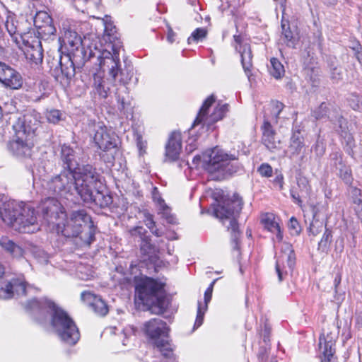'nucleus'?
Instances as JSON below:
<instances>
[{
    "instance_id": "obj_52",
    "label": "nucleus",
    "mask_w": 362,
    "mask_h": 362,
    "mask_svg": "<svg viewBox=\"0 0 362 362\" xmlns=\"http://www.w3.org/2000/svg\"><path fill=\"white\" fill-rule=\"evenodd\" d=\"M47 119L51 123H57L61 119V113L59 110H52L47 114Z\"/></svg>"
},
{
    "instance_id": "obj_28",
    "label": "nucleus",
    "mask_w": 362,
    "mask_h": 362,
    "mask_svg": "<svg viewBox=\"0 0 362 362\" xmlns=\"http://www.w3.org/2000/svg\"><path fill=\"white\" fill-rule=\"evenodd\" d=\"M281 42L288 47L295 48L298 42V36L296 29L291 30L290 25L284 21L281 23Z\"/></svg>"
},
{
    "instance_id": "obj_48",
    "label": "nucleus",
    "mask_w": 362,
    "mask_h": 362,
    "mask_svg": "<svg viewBox=\"0 0 362 362\" xmlns=\"http://www.w3.org/2000/svg\"><path fill=\"white\" fill-rule=\"evenodd\" d=\"M129 233L133 237H138L141 240L148 237L147 230L142 226H136L129 230Z\"/></svg>"
},
{
    "instance_id": "obj_46",
    "label": "nucleus",
    "mask_w": 362,
    "mask_h": 362,
    "mask_svg": "<svg viewBox=\"0 0 362 362\" xmlns=\"http://www.w3.org/2000/svg\"><path fill=\"white\" fill-rule=\"evenodd\" d=\"M323 228L324 224L322 221L314 219L310 225L309 232L313 236H316L322 230Z\"/></svg>"
},
{
    "instance_id": "obj_64",
    "label": "nucleus",
    "mask_w": 362,
    "mask_h": 362,
    "mask_svg": "<svg viewBox=\"0 0 362 362\" xmlns=\"http://www.w3.org/2000/svg\"><path fill=\"white\" fill-rule=\"evenodd\" d=\"M291 195L294 202H296L298 204H300L301 203L300 195L293 189L291 190Z\"/></svg>"
},
{
    "instance_id": "obj_8",
    "label": "nucleus",
    "mask_w": 362,
    "mask_h": 362,
    "mask_svg": "<svg viewBox=\"0 0 362 362\" xmlns=\"http://www.w3.org/2000/svg\"><path fill=\"white\" fill-rule=\"evenodd\" d=\"M87 132L93 139L95 145L103 151L110 152L111 158H113L117 147L116 135L108 130L103 122L95 119L88 121Z\"/></svg>"
},
{
    "instance_id": "obj_14",
    "label": "nucleus",
    "mask_w": 362,
    "mask_h": 362,
    "mask_svg": "<svg viewBox=\"0 0 362 362\" xmlns=\"http://www.w3.org/2000/svg\"><path fill=\"white\" fill-rule=\"evenodd\" d=\"M5 268L0 263V298H11L13 296L14 293L18 296L25 295L26 284L24 279H13L11 281L4 282L2 280Z\"/></svg>"
},
{
    "instance_id": "obj_27",
    "label": "nucleus",
    "mask_w": 362,
    "mask_h": 362,
    "mask_svg": "<svg viewBox=\"0 0 362 362\" xmlns=\"http://www.w3.org/2000/svg\"><path fill=\"white\" fill-rule=\"evenodd\" d=\"M216 282V280H214L209 286L207 288V289L205 291L204 293V304L202 305V303H198V308H197V314L196 320L194 325V329L199 327L204 321V315L207 310L208 308V303L210 302L212 296V292H213V287Z\"/></svg>"
},
{
    "instance_id": "obj_60",
    "label": "nucleus",
    "mask_w": 362,
    "mask_h": 362,
    "mask_svg": "<svg viewBox=\"0 0 362 362\" xmlns=\"http://www.w3.org/2000/svg\"><path fill=\"white\" fill-rule=\"evenodd\" d=\"M136 145L141 154L145 152L146 143L142 140V137L141 136H137Z\"/></svg>"
},
{
    "instance_id": "obj_62",
    "label": "nucleus",
    "mask_w": 362,
    "mask_h": 362,
    "mask_svg": "<svg viewBox=\"0 0 362 362\" xmlns=\"http://www.w3.org/2000/svg\"><path fill=\"white\" fill-rule=\"evenodd\" d=\"M332 78L336 81H339L341 78V69L337 68H334L332 71Z\"/></svg>"
},
{
    "instance_id": "obj_55",
    "label": "nucleus",
    "mask_w": 362,
    "mask_h": 362,
    "mask_svg": "<svg viewBox=\"0 0 362 362\" xmlns=\"http://www.w3.org/2000/svg\"><path fill=\"white\" fill-rule=\"evenodd\" d=\"M315 151L317 156H322L325 152V145L322 141H317L315 146Z\"/></svg>"
},
{
    "instance_id": "obj_19",
    "label": "nucleus",
    "mask_w": 362,
    "mask_h": 362,
    "mask_svg": "<svg viewBox=\"0 0 362 362\" xmlns=\"http://www.w3.org/2000/svg\"><path fill=\"white\" fill-rule=\"evenodd\" d=\"M34 25L42 38L48 39L51 36H54L56 28L52 24V18L47 12L37 13L34 18Z\"/></svg>"
},
{
    "instance_id": "obj_9",
    "label": "nucleus",
    "mask_w": 362,
    "mask_h": 362,
    "mask_svg": "<svg viewBox=\"0 0 362 362\" xmlns=\"http://www.w3.org/2000/svg\"><path fill=\"white\" fill-rule=\"evenodd\" d=\"M88 59L81 58L80 55L74 57L59 55L55 60L56 66L51 68L52 75L56 81L63 86H68L76 74V70L83 67Z\"/></svg>"
},
{
    "instance_id": "obj_32",
    "label": "nucleus",
    "mask_w": 362,
    "mask_h": 362,
    "mask_svg": "<svg viewBox=\"0 0 362 362\" xmlns=\"http://www.w3.org/2000/svg\"><path fill=\"white\" fill-rule=\"evenodd\" d=\"M93 86L100 97L106 98L110 92V86L103 78L100 73L95 74L93 76Z\"/></svg>"
},
{
    "instance_id": "obj_56",
    "label": "nucleus",
    "mask_w": 362,
    "mask_h": 362,
    "mask_svg": "<svg viewBox=\"0 0 362 362\" xmlns=\"http://www.w3.org/2000/svg\"><path fill=\"white\" fill-rule=\"evenodd\" d=\"M152 197L153 199L155 202H156L158 206L160 204H163L165 203L164 200L160 197V194L158 190L157 187H153V192H152Z\"/></svg>"
},
{
    "instance_id": "obj_57",
    "label": "nucleus",
    "mask_w": 362,
    "mask_h": 362,
    "mask_svg": "<svg viewBox=\"0 0 362 362\" xmlns=\"http://www.w3.org/2000/svg\"><path fill=\"white\" fill-rule=\"evenodd\" d=\"M144 223L149 230H152L153 228H155L156 223L153 221V216L150 214H145Z\"/></svg>"
},
{
    "instance_id": "obj_4",
    "label": "nucleus",
    "mask_w": 362,
    "mask_h": 362,
    "mask_svg": "<svg viewBox=\"0 0 362 362\" xmlns=\"http://www.w3.org/2000/svg\"><path fill=\"white\" fill-rule=\"evenodd\" d=\"M0 218L19 233H34L40 229L34 208L22 202L1 199Z\"/></svg>"
},
{
    "instance_id": "obj_11",
    "label": "nucleus",
    "mask_w": 362,
    "mask_h": 362,
    "mask_svg": "<svg viewBox=\"0 0 362 362\" xmlns=\"http://www.w3.org/2000/svg\"><path fill=\"white\" fill-rule=\"evenodd\" d=\"M90 223V217L84 209L74 211L69 219L65 218L57 223L56 230L65 237H76L82 232L83 227Z\"/></svg>"
},
{
    "instance_id": "obj_18",
    "label": "nucleus",
    "mask_w": 362,
    "mask_h": 362,
    "mask_svg": "<svg viewBox=\"0 0 362 362\" xmlns=\"http://www.w3.org/2000/svg\"><path fill=\"white\" fill-rule=\"evenodd\" d=\"M281 250V255L277 258L276 262V272L279 281H283L284 276L286 274V272H284L281 268V264H284L286 262L288 267L292 269L296 262L294 251L290 243L286 242L283 243Z\"/></svg>"
},
{
    "instance_id": "obj_30",
    "label": "nucleus",
    "mask_w": 362,
    "mask_h": 362,
    "mask_svg": "<svg viewBox=\"0 0 362 362\" xmlns=\"http://www.w3.org/2000/svg\"><path fill=\"white\" fill-rule=\"evenodd\" d=\"M27 58L37 64L42 62L43 50L39 40H35L26 51Z\"/></svg>"
},
{
    "instance_id": "obj_7",
    "label": "nucleus",
    "mask_w": 362,
    "mask_h": 362,
    "mask_svg": "<svg viewBox=\"0 0 362 362\" xmlns=\"http://www.w3.org/2000/svg\"><path fill=\"white\" fill-rule=\"evenodd\" d=\"M242 206L243 201L241 197L238 194H235L231 199L219 204L214 210L216 216L222 220L223 224H226L225 221H228V225H226V227L228 230H231L234 241H236L239 234L237 219L242 210Z\"/></svg>"
},
{
    "instance_id": "obj_45",
    "label": "nucleus",
    "mask_w": 362,
    "mask_h": 362,
    "mask_svg": "<svg viewBox=\"0 0 362 362\" xmlns=\"http://www.w3.org/2000/svg\"><path fill=\"white\" fill-rule=\"evenodd\" d=\"M348 102L351 107L354 110H361L362 109V101L359 95L351 94L348 98Z\"/></svg>"
},
{
    "instance_id": "obj_20",
    "label": "nucleus",
    "mask_w": 362,
    "mask_h": 362,
    "mask_svg": "<svg viewBox=\"0 0 362 362\" xmlns=\"http://www.w3.org/2000/svg\"><path fill=\"white\" fill-rule=\"evenodd\" d=\"M305 147L304 130L300 126L295 124L292 129V134L288 146L290 157L294 158L298 156Z\"/></svg>"
},
{
    "instance_id": "obj_26",
    "label": "nucleus",
    "mask_w": 362,
    "mask_h": 362,
    "mask_svg": "<svg viewBox=\"0 0 362 362\" xmlns=\"http://www.w3.org/2000/svg\"><path fill=\"white\" fill-rule=\"evenodd\" d=\"M261 223L264 227L269 232L275 235L272 238L273 242L280 243L283 240V233L281 232L279 223L276 221L274 214L266 213L261 217Z\"/></svg>"
},
{
    "instance_id": "obj_21",
    "label": "nucleus",
    "mask_w": 362,
    "mask_h": 362,
    "mask_svg": "<svg viewBox=\"0 0 362 362\" xmlns=\"http://www.w3.org/2000/svg\"><path fill=\"white\" fill-rule=\"evenodd\" d=\"M336 338V335L333 336L332 333L320 337L319 349L320 354L322 355L321 362H334L333 356L335 353Z\"/></svg>"
},
{
    "instance_id": "obj_44",
    "label": "nucleus",
    "mask_w": 362,
    "mask_h": 362,
    "mask_svg": "<svg viewBox=\"0 0 362 362\" xmlns=\"http://www.w3.org/2000/svg\"><path fill=\"white\" fill-rule=\"evenodd\" d=\"M267 139L269 141H262L266 148L270 151H274L277 149L280 144V140L276 137V134H273L272 136H269Z\"/></svg>"
},
{
    "instance_id": "obj_63",
    "label": "nucleus",
    "mask_w": 362,
    "mask_h": 362,
    "mask_svg": "<svg viewBox=\"0 0 362 362\" xmlns=\"http://www.w3.org/2000/svg\"><path fill=\"white\" fill-rule=\"evenodd\" d=\"M195 139L190 138L189 140V143L187 144L186 146V151L189 153L192 152L196 148V144H193V142L195 141Z\"/></svg>"
},
{
    "instance_id": "obj_47",
    "label": "nucleus",
    "mask_w": 362,
    "mask_h": 362,
    "mask_svg": "<svg viewBox=\"0 0 362 362\" xmlns=\"http://www.w3.org/2000/svg\"><path fill=\"white\" fill-rule=\"evenodd\" d=\"M331 238L332 235L330 230L326 228L318 244L319 248H321L322 250H327L329 247V244L330 243Z\"/></svg>"
},
{
    "instance_id": "obj_36",
    "label": "nucleus",
    "mask_w": 362,
    "mask_h": 362,
    "mask_svg": "<svg viewBox=\"0 0 362 362\" xmlns=\"http://www.w3.org/2000/svg\"><path fill=\"white\" fill-rule=\"evenodd\" d=\"M15 20L13 17L8 16L6 18V20L5 21V27L8 33V34L11 35V37L13 38V41L17 42L18 37H17V26L15 23Z\"/></svg>"
},
{
    "instance_id": "obj_58",
    "label": "nucleus",
    "mask_w": 362,
    "mask_h": 362,
    "mask_svg": "<svg viewBox=\"0 0 362 362\" xmlns=\"http://www.w3.org/2000/svg\"><path fill=\"white\" fill-rule=\"evenodd\" d=\"M353 50L354 51V55L358 60V62L362 64V47L360 44H356V47H353Z\"/></svg>"
},
{
    "instance_id": "obj_53",
    "label": "nucleus",
    "mask_w": 362,
    "mask_h": 362,
    "mask_svg": "<svg viewBox=\"0 0 362 362\" xmlns=\"http://www.w3.org/2000/svg\"><path fill=\"white\" fill-rule=\"evenodd\" d=\"M354 211L358 218L362 220V200L361 199H356L354 201Z\"/></svg>"
},
{
    "instance_id": "obj_38",
    "label": "nucleus",
    "mask_w": 362,
    "mask_h": 362,
    "mask_svg": "<svg viewBox=\"0 0 362 362\" xmlns=\"http://www.w3.org/2000/svg\"><path fill=\"white\" fill-rule=\"evenodd\" d=\"M337 170H339V175L343 181L347 185H351L353 180L351 168L344 165L343 167H341Z\"/></svg>"
},
{
    "instance_id": "obj_39",
    "label": "nucleus",
    "mask_w": 362,
    "mask_h": 362,
    "mask_svg": "<svg viewBox=\"0 0 362 362\" xmlns=\"http://www.w3.org/2000/svg\"><path fill=\"white\" fill-rule=\"evenodd\" d=\"M261 129L262 132V141H269L267 138L276 134L271 123L267 119L264 120Z\"/></svg>"
},
{
    "instance_id": "obj_34",
    "label": "nucleus",
    "mask_w": 362,
    "mask_h": 362,
    "mask_svg": "<svg viewBox=\"0 0 362 362\" xmlns=\"http://www.w3.org/2000/svg\"><path fill=\"white\" fill-rule=\"evenodd\" d=\"M271 67L269 72L275 78H281L285 72L284 67L282 64L276 58H272L270 61Z\"/></svg>"
},
{
    "instance_id": "obj_23",
    "label": "nucleus",
    "mask_w": 362,
    "mask_h": 362,
    "mask_svg": "<svg viewBox=\"0 0 362 362\" xmlns=\"http://www.w3.org/2000/svg\"><path fill=\"white\" fill-rule=\"evenodd\" d=\"M60 160L64 170L78 171L81 168V167H78L76 151L69 145L63 144L62 146Z\"/></svg>"
},
{
    "instance_id": "obj_2",
    "label": "nucleus",
    "mask_w": 362,
    "mask_h": 362,
    "mask_svg": "<svg viewBox=\"0 0 362 362\" xmlns=\"http://www.w3.org/2000/svg\"><path fill=\"white\" fill-rule=\"evenodd\" d=\"M59 42L61 47H64L67 52L65 56L80 55L81 58L88 59L96 57L100 70L108 74L110 78L107 80H111L113 85H125L131 80V76L128 73L125 74L119 68L121 46L119 42L112 45V53L107 50H99L96 47L93 50L89 45V37L84 36L82 39L81 35L70 28H64L63 35L59 37Z\"/></svg>"
},
{
    "instance_id": "obj_22",
    "label": "nucleus",
    "mask_w": 362,
    "mask_h": 362,
    "mask_svg": "<svg viewBox=\"0 0 362 362\" xmlns=\"http://www.w3.org/2000/svg\"><path fill=\"white\" fill-rule=\"evenodd\" d=\"M234 40L238 44L235 46V49L240 54L243 68L245 74L250 78L251 75V68L252 66V55L250 45L248 43L243 44L241 42V37L239 35H234Z\"/></svg>"
},
{
    "instance_id": "obj_12",
    "label": "nucleus",
    "mask_w": 362,
    "mask_h": 362,
    "mask_svg": "<svg viewBox=\"0 0 362 362\" xmlns=\"http://www.w3.org/2000/svg\"><path fill=\"white\" fill-rule=\"evenodd\" d=\"M215 100L216 98L214 95H211L204 100L197 117L192 124V129L200 124H202L203 126L206 125L207 127H209L218 120L223 118L228 110V106L227 104L218 105L214 109L213 112H210V107L214 103Z\"/></svg>"
},
{
    "instance_id": "obj_15",
    "label": "nucleus",
    "mask_w": 362,
    "mask_h": 362,
    "mask_svg": "<svg viewBox=\"0 0 362 362\" xmlns=\"http://www.w3.org/2000/svg\"><path fill=\"white\" fill-rule=\"evenodd\" d=\"M33 148L34 139L22 136H12L8 144L9 151L19 158H31Z\"/></svg>"
},
{
    "instance_id": "obj_31",
    "label": "nucleus",
    "mask_w": 362,
    "mask_h": 362,
    "mask_svg": "<svg viewBox=\"0 0 362 362\" xmlns=\"http://www.w3.org/2000/svg\"><path fill=\"white\" fill-rule=\"evenodd\" d=\"M154 346L158 349L161 354L166 358L175 359V346L168 339H161L154 341Z\"/></svg>"
},
{
    "instance_id": "obj_5",
    "label": "nucleus",
    "mask_w": 362,
    "mask_h": 362,
    "mask_svg": "<svg viewBox=\"0 0 362 362\" xmlns=\"http://www.w3.org/2000/svg\"><path fill=\"white\" fill-rule=\"evenodd\" d=\"M236 160L234 155L226 153L218 146L206 151L202 156L197 155L193 158L194 167L201 166L211 174L212 179H218L226 174L237 171L238 167L231 164Z\"/></svg>"
},
{
    "instance_id": "obj_49",
    "label": "nucleus",
    "mask_w": 362,
    "mask_h": 362,
    "mask_svg": "<svg viewBox=\"0 0 362 362\" xmlns=\"http://www.w3.org/2000/svg\"><path fill=\"white\" fill-rule=\"evenodd\" d=\"M284 107V105L279 101H275L273 103V108L272 113L274 116L273 120L274 121V122H277V119L279 118V115L283 110Z\"/></svg>"
},
{
    "instance_id": "obj_61",
    "label": "nucleus",
    "mask_w": 362,
    "mask_h": 362,
    "mask_svg": "<svg viewBox=\"0 0 362 362\" xmlns=\"http://www.w3.org/2000/svg\"><path fill=\"white\" fill-rule=\"evenodd\" d=\"M117 101H118V109L120 111H123L127 108V106L128 105V103L125 101L124 98H120L119 95L117 97Z\"/></svg>"
},
{
    "instance_id": "obj_54",
    "label": "nucleus",
    "mask_w": 362,
    "mask_h": 362,
    "mask_svg": "<svg viewBox=\"0 0 362 362\" xmlns=\"http://www.w3.org/2000/svg\"><path fill=\"white\" fill-rule=\"evenodd\" d=\"M346 144V146L351 149L352 150V148L354 146V137L353 136L349 134V132H346V133H344L343 135H341Z\"/></svg>"
},
{
    "instance_id": "obj_37",
    "label": "nucleus",
    "mask_w": 362,
    "mask_h": 362,
    "mask_svg": "<svg viewBox=\"0 0 362 362\" xmlns=\"http://www.w3.org/2000/svg\"><path fill=\"white\" fill-rule=\"evenodd\" d=\"M328 107L325 103H322L320 105L313 111V116L316 119H321L326 117H328L329 115H332L333 114V110L328 113Z\"/></svg>"
},
{
    "instance_id": "obj_50",
    "label": "nucleus",
    "mask_w": 362,
    "mask_h": 362,
    "mask_svg": "<svg viewBox=\"0 0 362 362\" xmlns=\"http://www.w3.org/2000/svg\"><path fill=\"white\" fill-rule=\"evenodd\" d=\"M259 173L264 177H269L272 175V168L268 163H262L257 169Z\"/></svg>"
},
{
    "instance_id": "obj_16",
    "label": "nucleus",
    "mask_w": 362,
    "mask_h": 362,
    "mask_svg": "<svg viewBox=\"0 0 362 362\" xmlns=\"http://www.w3.org/2000/svg\"><path fill=\"white\" fill-rule=\"evenodd\" d=\"M0 82L7 88L18 90L22 87L23 80L18 71L0 62Z\"/></svg>"
},
{
    "instance_id": "obj_35",
    "label": "nucleus",
    "mask_w": 362,
    "mask_h": 362,
    "mask_svg": "<svg viewBox=\"0 0 362 362\" xmlns=\"http://www.w3.org/2000/svg\"><path fill=\"white\" fill-rule=\"evenodd\" d=\"M158 214L161 215L167 223L174 224L176 223L175 217L171 214L170 209L166 205L165 203L160 204L158 206Z\"/></svg>"
},
{
    "instance_id": "obj_33",
    "label": "nucleus",
    "mask_w": 362,
    "mask_h": 362,
    "mask_svg": "<svg viewBox=\"0 0 362 362\" xmlns=\"http://www.w3.org/2000/svg\"><path fill=\"white\" fill-rule=\"evenodd\" d=\"M328 118L334 124L338 125L339 128V131L341 135H343L344 133L348 132L347 122L346 119L339 114L337 110H334L333 114L332 115H329Z\"/></svg>"
},
{
    "instance_id": "obj_1",
    "label": "nucleus",
    "mask_w": 362,
    "mask_h": 362,
    "mask_svg": "<svg viewBox=\"0 0 362 362\" xmlns=\"http://www.w3.org/2000/svg\"><path fill=\"white\" fill-rule=\"evenodd\" d=\"M100 175L92 165H83L78 171L64 170L52 176L45 184L48 194L69 199L78 196L85 202H94L105 207L112 202V197L100 191Z\"/></svg>"
},
{
    "instance_id": "obj_42",
    "label": "nucleus",
    "mask_w": 362,
    "mask_h": 362,
    "mask_svg": "<svg viewBox=\"0 0 362 362\" xmlns=\"http://www.w3.org/2000/svg\"><path fill=\"white\" fill-rule=\"evenodd\" d=\"M141 251L147 255H151L155 252V247L151 243V238L149 236L141 240Z\"/></svg>"
},
{
    "instance_id": "obj_13",
    "label": "nucleus",
    "mask_w": 362,
    "mask_h": 362,
    "mask_svg": "<svg viewBox=\"0 0 362 362\" xmlns=\"http://www.w3.org/2000/svg\"><path fill=\"white\" fill-rule=\"evenodd\" d=\"M38 208L44 221L53 228H57V223L66 218L64 209L56 198H46L41 202Z\"/></svg>"
},
{
    "instance_id": "obj_17",
    "label": "nucleus",
    "mask_w": 362,
    "mask_h": 362,
    "mask_svg": "<svg viewBox=\"0 0 362 362\" xmlns=\"http://www.w3.org/2000/svg\"><path fill=\"white\" fill-rule=\"evenodd\" d=\"M143 330L147 337L155 341L160 337L167 338L170 329L165 321L153 318L144 324Z\"/></svg>"
},
{
    "instance_id": "obj_51",
    "label": "nucleus",
    "mask_w": 362,
    "mask_h": 362,
    "mask_svg": "<svg viewBox=\"0 0 362 362\" xmlns=\"http://www.w3.org/2000/svg\"><path fill=\"white\" fill-rule=\"evenodd\" d=\"M297 184L300 191L308 194L310 190L308 180L305 177H299L297 178Z\"/></svg>"
},
{
    "instance_id": "obj_43",
    "label": "nucleus",
    "mask_w": 362,
    "mask_h": 362,
    "mask_svg": "<svg viewBox=\"0 0 362 362\" xmlns=\"http://www.w3.org/2000/svg\"><path fill=\"white\" fill-rule=\"evenodd\" d=\"M207 31L206 29L202 28H197L193 31L191 36L188 37V43H191L192 41L198 42L199 40H202L206 36Z\"/></svg>"
},
{
    "instance_id": "obj_3",
    "label": "nucleus",
    "mask_w": 362,
    "mask_h": 362,
    "mask_svg": "<svg viewBox=\"0 0 362 362\" xmlns=\"http://www.w3.org/2000/svg\"><path fill=\"white\" fill-rule=\"evenodd\" d=\"M25 309L41 324L47 320V314L49 313L52 329L63 342L74 345L79 340L80 333L76 323L66 311L54 302L47 298H35L26 303Z\"/></svg>"
},
{
    "instance_id": "obj_10",
    "label": "nucleus",
    "mask_w": 362,
    "mask_h": 362,
    "mask_svg": "<svg viewBox=\"0 0 362 362\" xmlns=\"http://www.w3.org/2000/svg\"><path fill=\"white\" fill-rule=\"evenodd\" d=\"M6 121L12 127L13 136L26 139H34L35 132L40 125L39 120L30 114L21 115L17 112L11 113Z\"/></svg>"
},
{
    "instance_id": "obj_29",
    "label": "nucleus",
    "mask_w": 362,
    "mask_h": 362,
    "mask_svg": "<svg viewBox=\"0 0 362 362\" xmlns=\"http://www.w3.org/2000/svg\"><path fill=\"white\" fill-rule=\"evenodd\" d=\"M0 245L3 250L15 258H20L23 256V249L8 237L4 236L1 238Z\"/></svg>"
},
{
    "instance_id": "obj_41",
    "label": "nucleus",
    "mask_w": 362,
    "mask_h": 362,
    "mask_svg": "<svg viewBox=\"0 0 362 362\" xmlns=\"http://www.w3.org/2000/svg\"><path fill=\"white\" fill-rule=\"evenodd\" d=\"M104 31H105V35L108 37L107 40L111 43L115 42L116 40H118L116 28L111 23H105Z\"/></svg>"
},
{
    "instance_id": "obj_40",
    "label": "nucleus",
    "mask_w": 362,
    "mask_h": 362,
    "mask_svg": "<svg viewBox=\"0 0 362 362\" xmlns=\"http://www.w3.org/2000/svg\"><path fill=\"white\" fill-rule=\"evenodd\" d=\"M331 165L338 169L345 164L342 159V153L340 151H332L330 154Z\"/></svg>"
},
{
    "instance_id": "obj_25",
    "label": "nucleus",
    "mask_w": 362,
    "mask_h": 362,
    "mask_svg": "<svg viewBox=\"0 0 362 362\" xmlns=\"http://www.w3.org/2000/svg\"><path fill=\"white\" fill-rule=\"evenodd\" d=\"M81 300L87 303L93 310L98 315L105 316L108 313V306L100 297L89 291H83L81 294Z\"/></svg>"
},
{
    "instance_id": "obj_6",
    "label": "nucleus",
    "mask_w": 362,
    "mask_h": 362,
    "mask_svg": "<svg viewBox=\"0 0 362 362\" xmlns=\"http://www.w3.org/2000/svg\"><path fill=\"white\" fill-rule=\"evenodd\" d=\"M138 298L149 308L155 307L162 311L165 306L163 285L157 281L146 277L136 286Z\"/></svg>"
},
{
    "instance_id": "obj_59",
    "label": "nucleus",
    "mask_w": 362,
    "mask_h": 362,
    "mask_svg": "<svg viewBox=\"0 0 362 362\" xmlns=\"http://www.w3.org/2000/svg\"><path fill=\"white\" fill-rule=\"evenodd\" d=\"M289 227L290 228L295 230V232L298 234L300 233V226L297 219L294 217H291L289 221Z\"/></svg>"
},
{
    "instance_id": "obj_24",
    "label": "nucleus",
    "mask_w": 362,
    "mask_h": 362,
    "mask_svg": "<svg viewBox=\"0 0 362 362\" xmlns=\"http://www.w3.org/2000/svg\"><path fill=\"white\" fill-rule=\"evenodd\" d=\"M182 150V139L180 133L173 132L165 146V160L169 162L177 160Z\"/></svg>"
}]
</instances>
